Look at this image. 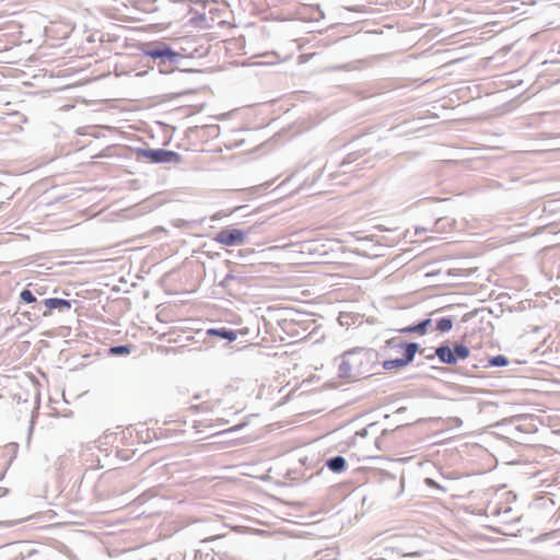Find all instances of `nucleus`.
Returning a JSON list of instances; mask_svg holds the SVG:
<instances>
[{
    "label": "nucleus",
    "mask_w": 560,
    "mask_h": 560,
    "mask_svg": "<svg viewBox=\"0 0 560 560\" xmlns=\"http://www.w3.org/2000/svg\"><path fill=\"white\" fill-rule=\"evenodd\" d=\"M374 353L368 348H354L341 357L339 373L341 377L359 380L372 374Z\"/></svg>",
    "instance_id": "obj_1"
},
{
    "label": "nucleus",
    "mask_w": 560,
    "mask_h": 560,
    "mask_svg": "<svg viewBox=\"0 0 560 560\" xmlns=\"http://www.w3.org/2000/svg\"><path fill=\"white\" fill-rule=\"evenodd\" d=\"M138 155L153 163H178L180 160L178 153L164 149H140Z\"/></svg>",
    "instance_id": "obj_2"
},
{
    "label": "nucleus",
    "mask_w": 560,
    "mask_h": 560,
    "mask_svg": "<svg viewBox=\"0 0 560 560\" xmlns=\"http://www.w3.org/2000/svg\"><path fill=\"white\" fill-rule=\"evenodd\" d=\"M213 240L224 246H240L245 243L246 233L238 229H224Z\"/></svg>",
    "instance_id": "obj_3"
},
{
    "label": "nucleus",
    "mask_w": 560,
    "mask_h": 560,
    "mask_svg": "<svg viewBox=\"0 0 560 560\" xmlns=\"http://www.w3.org/2000/svg\"><path fill=\"white\" fill-rule=\"evenodd\" d=\"M144 54L153 59H174L176 54L166 45H153L149 46Z\"/></svg>",
    "instance_id": "obj_4"
},
{
    "label": "nucleus",
    "mask_w": 560,
    "mask_h": 560,
    "mask_svg": "<svg viewBox=\"0 0 560 560\" xmlns=\"http://www.w3.org/2000/svg\"><path fill=\"white\" fill-rule=\"evenodd\" d=\"M387 345L390 347H402V343L397 339H390L387 341ZM405 357L401 358L404 362L408 365L415 358L416 352L419 349V346L415 342L405 343Z\"/></svg>",
    "instance_id": "obj_5"
},
{
    "label": "nucleus",
    "mask_w": 560,
    "mask_h": 560,
    "mask_svg": "<svg viewBox=\"0 0 560 560\" xmlns=\"http://www.w3.org/2000/svg\"><path fill=\"white\" fill-rule=\"evenodd\" d=\"M434 354L440 359L441 362L446 364H456L457 359L453 353V350L448 346H440L435 349Z\"/></svg>",
    "instance_id": "obj_6"
},
{
    "label": "nucleus",
    "mask_w": 560,
    "mask_h": 560,
    "mask_svg": "<svg viewBox=\"0 0 560 560\" xmlns=\"http://www.w3.org/2000/svg\"><path fill=\"white\" fill-rule=\"evenodd\" d=\"M44 304L49 311H51V310L63 311V310H69L71 307L70 301L63 300V299H56V298L46 299L44 301Z\"/></svg>",
    "instance_id": "obj_7"
},
{
    "label": "nucleus",
    "mask_w": 560,
    "mask_h": 560,
    "mask_svg": "<svg viewBox=\"0 0 560 560\" xmlns=\"http://www.w3.org/2000/svg\"><path fill=\"white\" fill-rule=\"evenodd\" d=\"M431 323H432L431 319L428 318V319L422 320L418 325L408 326L406 328H402L400 331L401 332H415V334H418V335H424L427 332V330H428V327L431 325Z\"/></svg>",
    "instance_id": "obj_8"
},
{
    "label": "nucleus",
    "mask_w": 560,
    "mask_h": 560,
    "mask_svg": "<svg viewBox=\"0 0 560 560\" xmlns=\"http://www.w3.org/2000/svg\"><path fill=\"white\" fill-rule=\"evenodd\" d=\"M210 336H218L224 339H228L230 341H233L236 339V332L228 329V328H212L207 331Z\"/></svg>",
    "instance_id": "obj_9"
},
{
    "label": "nucleus",
    "mask_w": 560,
    "mask_h": 560,
    "mask_svg": "<svg viewBox=\"0 0 560 560\" xmlns=\"http://www.w3.org/2000/svg\"><path fill=\"white\" fill-rule=\"evenodd\" d=\"M327 467L334 472H340L346 467V459L342 456H335L326 462Z\"/></svg>",
    "instance_id": "obj_10"
},
{
    "label": "nucleus",
    "mask_w": 560,
    "mask_h": 560,
    "mask_svg": "<svg viewBox=\"0 0 560 560\" xmlns=\"http://www.w3.org/2000/svg\"><path fill=\"white\" fill-rule=\"evenodd\" d=\"M406 365L407 364L404 362V360L401 358L394 359V360H386L383 363V366L385 370H394V369L402 368Z\"/></svg>",
    "instance_id": "obj_11"
},
{
    "label": "nucleus",
    "mask_w": 560,
    "mask_h": 560,
    "mask_svg": "<svg viewBox=\"0 0 560 560\" xmlns=\"http://www.w3.org/2000/svg\"><path fill=\"white\" fill-rule=\"evenodd\" d=\"M469 349L464 345H456L454 347L453 353L456 355V359H466L469 355Z\"/></svg>",
    "instance_id": "obj_12"
},
{
    "label": "nucleus",
    "mask_w": 560,
    "mask_h": 560,
    "mask_svg": "<svg viewBox=\"0 0 560 560\" xmlns=\"http://www.w3.org/2000/svg\"><path fill=\"white\" fill-rule=\"evenodd\" d=\"M452 327H453V322L451 318H441L436 323V330H440L443 332L450 331L452 329Z\"/></svg>",
    "instance_id": "obj_13"
},
{
    "label": "nucleus",
    "mask_w": 560,
    "mask_h": 560,
    "mask_svg": "<svg viewBox=\"0 0 560 560\" xmlns=\"http://www.w3.org/2000/svg\"><path fill=\"white\" fill-rule=\"evenodd\" d=\"M509 360L506 357L499 354L489 359V365L491 366H505Z\"/></svg>",
    "instance_id": "obj_14"
},
{
    "label": "nucleus",
    "mask_w": 560,
    "mask_h": 560,
    "mask_svg": "<svg viewBox=\"0 0 560 560\" xmlns=\"http://www.w3.org/2000/svg\"><path fill=\"white\" fill-rule=\"evenodd\" d=\"M397 551L401 556H405V557H415V556H420L421 555L420 550H413V549L407 548V547H397Z\"/></svg>",
    "instance_id": "obj_15"
},
{
    "label": "nucleus",
    "mask_w": 560,
    "mask_h": 560,
    "mask_svg": "<svg viewBox=\"0 0 560 560\" xmlns=\"http://www.w3.org/2000/svg\"><path fill=\"white\" fill-rule=\"evenodd\" d=\"M109 352L112 354H116V355H122V354H129L130 353V349L126 346H116V347H112L109 349Z\"/></svg>",
    "instance_id": "obj_16"
},
{
    "label": "nucleus",
    "mask_w": 560,
    "mask_h": 560,
    "mask_svg": "<svg viewBox=\"0 0 560 560\" xmlns=\"http://www.w3.org/2000/svg\"><path fill=\"white\" fill-rule=\"evenodd\" d=\"M20 298L25 303H33L36 301L35 295L27 289H25L21 292Z\"/></svg>",
    "instance_id": "obj_17"
},
{
    "label": "nucleus",
    "mask_w": 560,
    "mask_h": 560,
    "mask_svg": "<svg viewBox=\"0 0 560 560\" xmlns=\"http://www.w3.org/2000/svg\"><path fill=\"white\" fill-rule=\"evenodd\" d=\"M50 315V312L47 311V312H44V316H49Z\"/></svg>",
    "instance_id": "obj_18"
},
{
    "label": "nucleus",
    "mask_w": 560,
    "mask_h": 560,
    "mask_svg": "<svg viewBox=\"0 0 560 560\" xmlns=\"http://www.w3.org/2000/svg\"><path fill=\"white\" fill-rule=\"evenodd\" d=\"M427 482L430 483V485L433 483V481L431 479H427Z\"/></svg>",
    "instance_id": "obj_19"
},
{
    "label": "nucleus",
    "mask_w": 560,
    "mask_h": 560,
    "mask_svg": "<svg viewBox=\"0 0 560 560\" xmlns=\"http://www.w3.org/2000/svg\"><path fill=\"white\" fill-rule=\"evenodd\" d=\"M377 560H386V559H384V558H378Z\"/></svg>",
    "instance_id": "obj_20"
}]
</instances>
